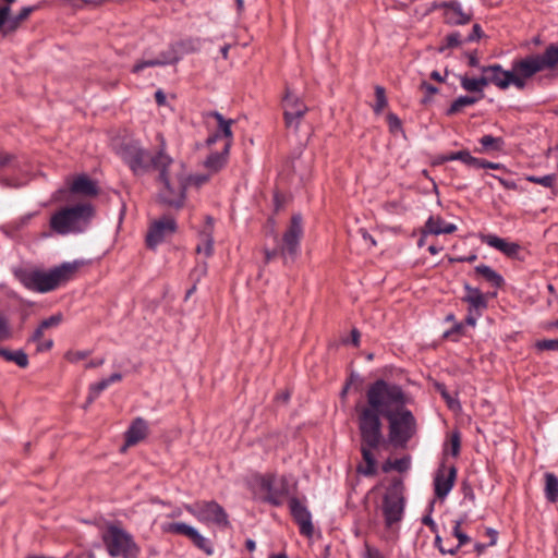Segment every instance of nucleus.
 Returning a JSON list of instances; mask_svg holds the SVG:
<instances>
[{
	"label": "nucleus",
	"instance_id": "nucleus-43",
	"mask_svg": "<svg viewBox=\"0 0 558 558\" xmlns=\"http://www.w3.org/2000/svg\"><path fill=\"white\" fill-rule=\"evenodd\" d=\"M527 181L543 185L545 187H551L556 182V174H546L543 177L530 175L527 177Z\"/></svg>",
	"mask_w": 558,
	"mask_h": 558
},
{
	"label": "nucleus",
	"instance_id": "nucleus-20",
	"mask_svg": "<svg viewBox=\"0 0 558 558\" xmlns=\"http://www.w3.org/2000/svg\"><path fill=\"white\" fill-rule=\"evenodd\" d=\"M482 243L501 252L507 257H517L520 252V245L515 242H509L506 239L499 238L496 234L487 233L481 234Z\"/></svg>",
	"mask_w": 558,
	"mask_h": 558
},
{
	"label": "nucleus",
	"instance_id": "nucleus-26",
	"mask_svg": "<svg viewBox=\"0 0 558 558\" xmlns=\"http://www.w3.org/2000/svg\"><path fill=\"white\" fill-rule=\"evenodd\" d=\"M457 230L454 223L446 222L440 216H430L425 222V232L439 235L451 234Z\"/></svg>",
	"mask_w": 558,
	"mask_h": 558
},
{
	"label": "nucleus",
	"instance_id": "nucleus-41",
	"mask_svg": "<svg viewBox=\"0 0 558 558\" xmlns=\"http://www.w3.org/2000/svg\"><path fill=\"white\" fill-rule=\"evenodd\" d=\"M12 337L9 317L0 312V342L9 340Z\"/></svg>",
	"mask_w": 558,
	"mask_h": 558
},
{
	"label": "nucleus",
	"instance_id": "nucleus-45",
	"mask_svg": "<svg viewBox=\"0 0 558 558\" xmlns=\"http://www.w3.org/2000/svg\"><path fill=\"white\" fill-rule=\"evenodd\" d=\"M387 123H388V126H389V131L391 133H397L399 131H402V122L400 120V118L393 113V112H389L387 114Z\"/></svg>",
	"mask_w": 558,
	"mask_h": 558
},
{
	"label": "nucleus",
	"instance_id": "nucleus-21",
	"mask_svg": "<svg viewBox=\"0 0 558 558\" xmlns=\"http://www.w3.org/2000/svg\"><path fill=\"white\" fill-rule=\"evenodd\" d=\"M161 144L159 149L156 151V160L153 170L159 172L158 180L161 184L172 181L169 172V167L173 163V158L166 153V143L163 137L160 135Z\"/></svg>",
	"mask_w": 558,
	"mask_h": 558
},
{
	"label": "nucleus",
	"instance_id": "nucleus-19",
	"mask_svg": "<svg viewBox=\"0 0 558 558\" xmlns=\"http://www.w3.org/2000/svg\"><path fill=\"white\" fill-rule=\"evenodd\" d=\"M457 478V469L451 465L447 470H438L434 477V492L437 498L444 499L452 489Z\"/></svg>",
	"mask_w": 558,
	"mask_h": 558
},
{
	"label": "nucleus",
	"instance_id": "nucleus-31",
	"mask_svg": "<svg viewBox=\"0 0 558 558\" xmlns=\"http://www.w3.org/2000/svg\"><path fill=\"white\" fill-rule=\"evenodd\" d=\"M478 142L481 144V148H476L475 151L480 154L501 151L505 146L502 137H495L493 135H484L478 140Z\"/></svg>",
	"mask_w": 558,
	"mask_h": 558
},
{
	"label": "nucleus",
	"instance_id": "nucleus-23",
	"mask_svg": "<svg viewBox=\"0 0 558 558\" xmlns=\"http://www.w3.org/2000/svg\"><path fill=\"white\" fill-rule=\"evenodd\" d=\"M148 435V424L143 417H136L132 421L125 432V446H134L144 440Z\"/></svg>",
	"mask_w": 558,
	"mask_h": 558
},
{
	"label": "nucleus",
	"instance_id": "nucleus-63",
	"mask_svg": "<svg viewBox=\"0 0 558 558\" xmlns=\"http://www.w3.org/2000/svg\"><path fill=\"white\" fill-rule=\"evenodd\" d=\"M465 166H469L474 169H482L483 159L473 157L470 155V157L466 159Z\"/></svg>",
	"mask_w": 558,
	"mask_h": 558
},
{
	"label": "nucleus",
	"instance_id": "nucleus-44",
	"mask_svg": "<svg viewBox=\"0 0 558 558\" xmlns=\"http://www.w3.org/2000/svg\"><path fill=\"white\" fill-rule=\"evenodd\" d=\"M108 387H109V384L106 380V378H104L100 381L92 385L90 388H89L88 401L93 402Z\"/></svg>",
	"mask_w": 558,
	"mask_h": 558
},
{
	"label": "nucleus",
	"instance_id": "nucleus-59",
	"mask_svg": "<svg viewBox=\"0 0 558 558\" xmlns=\"http://www.w3.org/2000/svg\"><path fill=\"white\" fill-rule=\"evenodd\" d=\"M477 259V255L472 253L466 256H457L449 258L450 263H474Z\"/></svg>",
	"mask_w": 558,
	"mask_h": 558
},
{
	"label": "nucleus",
	"instance_id": "nucleus-27",
	"mask_svg": "<svg viewBox=\"0 0 558 558\" xmlns=\"http://www.w3.org/2000/svg\"><path fill=\"white\" fill-rule=\"evenodd\" d=\"M230 148L231 143L226 142L221 151L211 153L204 161L205 168H207L211 172H218L219 170H221L228 161Z\"/></svg>",
	"mask_w": 558,
	"mask_h": 558
},
{
	"label": "nucleus",
	"instance_id": "nucleus-1",
	"mask_svg": "<svg viewBox=\"0 0 558 558\" xmlns=\"http://www.w3.org/2000/svg\"><path fill=\"white\" fill-rule=\"evenodd\" d=\"M367 405L359 414L372 412L378 421L380 416L388 421V438L395 448H405L417 430L416 418L407 408L410 397L402 387L377 379L366 391Z\"/></svg>",
	"mask_w": 558,
	"mask_h": 558
},
{
	"label": "nucleus",
	"instance_id": "nucleus-16",
	"mask_svg": "<svg viewBox=\"0 0 558 558\" xmlns=\"http://www.w3.org/2000/svg\"><path fill=\"white\" fill-rule=\"evenodd\" d=\"M177 229V221L171 216H163L154 221L146 234V246L150 250H155L167 236L174 234Z\"/></svg>",
	"mask_w": 558,
	"mask_h": 558
},
{
	"label": "nucleus",
	"instance_id": "nucleus-58",
	"mask_svg": "<svg viewBox=\"0 0 558 558\" xmlns=\"http://www.w3.org/2000/svg\"><path fill=\"white\" fill-rule=\"evenodd\" d=\"M494 179L498 180V182L507 190L515 191L518 190V184L513 180H507L496 174H490Z\"/></svg>",
	"mask_w": 558,
	"mask_h": 558
},
{
	"label": "nucleus",
	"instance_id": "nucleus-3",
	"mask_svg": "<svg viewBox=\"0 0 558 558\" xmlns=\"http://www.w3.org/2000/svg\"><path fill=\"white\" fill-rule=\"evenodd\" d=\"M381 421L372 412L359 414V430L361 435V453L365 465L359 464L356 472L364 476H374L377 474V462L372 450L377 449L380 445Z\"/></svg>",
	"mask_w": 558,
	"mask_h": 558
},
{
	"label": "nucleus",
	"instance_id": "nucleus-5",
	"mask_svg": "<svg viewBox=\"0 0 558 558\" xmlns=\"http://www.w3.org/2000/svg\"><path fill=\"white\" fill-rule=\"evenodd\" d=\"M94 215V207L89 203H78L63 207L50 217V229L57 234L82 232Z\"/></svg>",
	"mask_w": 558,
	"mask_h": 558
},
{
	"label": "nucleus",
	"instance_id": "nucleus-9",
	"mask_svg": "<svg viewBox=\"0 0 558 558\" xmlns=\"http://www.w3.org/2000/svg\"><path fill=\"white\" fill-rule=\"evenodd\" d=\"M523 64L524 61L521 58L512 61L510 70H504L500 64L495 63L487 65L486 71H489L490 83L499 89L505 90L509 88L510 85H513L517 89L523 90L527 86V81L531 78L529 74L522 71Z\"/></svg>",
	"mask_w": 558,
	"mask_h": 558
},
{
	"label": "nucleus",
	"instance_id": "nucleus-17",
	"mask_svg": "<svg viewBox=\"0 0 558 558\" xmlns=\"http://www.w3.org/2000/svg\"><path fill=\"white\" fill-rule=\"evenodd\" d=\"M289 509L293 521L299 525L300 533L303 536L312 537L314 534V525L312 514L307 507L303 505L299 498L291 497L289 499Z\"/></svg>",
	"mask_w": 558,
	"mask_h": 558
},
{
	"label": "nucleus",
	"instance_id": "nucleus-15",
	"mask_svg": "<svg viewBox=\"0 0 558 558\" xmlns=\"http://www.w3.org/2000/svg\"><path fill=\"white\" fill-rule=\"evenodd\" d=\"M308 108L304 101L289 88L283 97V118L287 128L299 129L301 120L307 112Z\"/></svg>",
	"mask_w": 558,
	"mask_h": 558
},
{
	"label": "nucleus",
	"instance_id": "nucleus-22",
	"mask_svg": "<svg viewBox=\"0 0 558 558\" xmlns=\"http://www.w3.org/2000/svg\"><path fill=\"white\" fill-rule=\"evenodd\" d=\"M465 295L461 298V301L469 304L471 311L484 312L488 306V301L484 293L478 288H474L468 282L463 286Z\"/></svg>",
	"mask_w": 558,
	"mask_h": 558
},
{
	"label": "nucleus",
	"instance_id": "nucleus-46",
	"mask_svg": "<svg viewBox=\"0 0 558 558\" xmlns=\"http://www.w3.org/2000/svg\"><path fill=\"white\" fill-rule=\"evenodd\" d=\"M411 466V458L410 456H405L399 459L393 460L392 468L395 471L399 473L407 472Z\"/></svg>",
	"mask_w": 558,
	"mask_h": 558
},
{
	"label": "nucleus",
	"instance_id": "nucleus-40",
	"mask_svg": "<svg viewBox=\"0 0 558 558\" xmlns=\"http://www.w3.org/2000/svg\"><path fill=\"white\" fill-rule=\"evenodd\" d=\"M375 97H376V104L373 107V109L376 114H379L388 105L387 97H386V90L383 86H380V85L375 86Z\"/></svg>",
	"mask_w": 558,
	"mask_h": 558
},
{
	"label": "nucleus",
	"instance_id": "nucleus-36",
	"mask_svg": "<svg viewBox=\"0 0 558 558\" xmlns=\"http://www.w3.org/2000/svg\"><path fill=\"white\" fill-rule=\"evenodd\" d=\"M465 36L460 32H451L441 39V45L438 47V52H444L447 49L458 48L466 44Z\"/></svg>",
	"mask_w": 558,
	"mask_h": 558
},
{
	"label": "nucleus",
	"instance_id": "nucleus-30",
	"mask_svg": "<svg viewBox=\"0 0 558 558\" xmlns=\"http://www.w3.org/2000/svg\"><path fill=\"white\" fill-rule=\"evenodd\" d=\"M476 275L483 277L494 288L499 289L505 284L504 277L494 270L490 266L481 264L474 268Z\"/></svg>",
	"mask_w": 558,
	"mask_h": 558
},
{
	"label": "nucleus",
	"instance_id": "nucleus-34",
	"mask_svg": "<svg viewBox=\"0 0 558 558\" xmlns=\"http://www.w3.org/2000/svg\"><path fill=\"white\" fill-rule=\"evenodd\" d=\"M483 97H484V95H478V96H468V95L460 96L450 105V107L446 111V114L449 116V117L450 116H454L458 112H460L464 107L475 105Z\"/></svg>",
	"mask_w": 558,
	"mask_h": 558
},
{
	"label": "nucleus",
	"instance_id": "nucleus-52",
	"mask_svg": "<svg viewBox=\"0 0 558 558\" xmlns=\"http://www.w3.org/2000/svg\"><path fill=\"white\" fill-rule=\"evenodd\" d=\"M461 448V437L459 432H454L450 438V449L453 457H458Z\"/></svg>",
	"mask_w": 558,
	"mask_h": 558
},
{
	"label": "nucleus",
	"instance_id": "nucleus-55",
	"mask_svg": "<svg viewBox=\"0 0 558 558\" xmlns=\"http://www.w3.org/2000/svg\"><path fill=\"white\" fill-rule=\"evenodd\" d=\"M482 314V311H471L468 308V315L465 316V319L463 322L464 326L468 325L471 327H475L477 318L481 317Z\"/></svg>",
	"mask_w": 558,
	"mask_h": 558
},
{
	"label": "nucleus",
	"instance_id": "nucleus-33",
	"mask_svg": "<svg viewBox=\"0 0 558 558\" xmlns=\"http://www.w3.org/2000/svg\"><path fill=\"white\" fill-rule=\"evenodd\" d=\"M545 487L544 494L547 501L555 504L558 501V477L551 473L546 472L544 474Z\"/></svg>",
	"mask_w": 558,
	"mask_h": 558
},
{
	"label": "nucleus",
	"instance_id": "nucleus-54",
	"mask_svg": "<svg viewBox=\"0 0 558 558\" xmlns=\"http://www.w3.org/2000/svg\"><path fill=\"white\" fill-rule=\"evenodd\" d=\"M483 31L480 24H474L472 27V32L465 36V40L468 43L477 41L482 38Z\"/></svg>",
	"mask_w": 558,
	"mask_h": 558
},
{
	"label": "nucleus",
	"instance_id": "nucleus-51",
	"mask_svg": "<svg viewBox=\"0 0 558 558\" xmlns=\"http://www.w3.org/2000/svg\"><path fill=\"white\" fill-rule=\"evenodd\" d=\"M420 89L424 90L426 94V96L422 99V104L428 102L429 98L438 93V88L426 81L421 82Z\"/></svg>",
	"mask_w": 558,
	"mask_h": 558
},
{
	"label": "nucleus",
	"instance_id": "nucleus-8",
	"mask_svg": "<svg viewBox=\"0 0 558 558\" xmlns=\"http://www.w3.org/2000/svg\"><path fill=\"white\" fill-rule=\"evenodd\" d=\"M117 154L135 177H143L149 173L156 160V153L153 154L140 141L135 140L123 142L119 146Z\"/></svg>",
	"mask_w": 558,
	"mask_h": 558
},
{
	"label": "nucleus",
	"instance_id": "nucleus-35",
	"mask_svg": "<svg viewBox=\"0 0 558 558\" xmlns=\"http://www.w3.org/2000/svg\"><path fill=\"white\" fill-rule=\"evenodd\" d=\"M463 522L464 519H459L454 521V525L452 527V535L458 539V545L448 548L447 551L449 555H456L462 546L471 542V537L461 530V525Z\"/></svg>",
	"mask_w": 558,
	"mask_h": 558
},
{
	"label": "nucleus",
	"instance_id": "nucleus-37",
	"mask_svg": "<svg viewBox=\"0 0 558 558\" xmlns=\"http://www.w3.org/2000/svg\"><path fill=\"white\" fill-rule=\"evenodd\" d=\"M256 482L259 488L266 493V495H272L277 492V475L275 473H266L256 476Z\"/></svg>",
	"mask_w": 558,
	"mask_h": 558
},
{
	"label": "nucleus",
	"instance_id": "nucleus-6",
	"mask_svg": "<svg viewBox=\"0 0 558 558\" xmlns=\"http://www.w3.org/2000/svg\"><path fill=\"white\" fill-rule=\"evenodd\" d=\"M203 40L199 37H189L178 40L162 51L157 58L137 60L131 69L133 74H140L146 68L163 66L178 63L185 54L201 50Z\"/></svg>",
	"mask_w": 558,
	"mask_h": 558
},
{
	"label": "nucleus",
	"instance_id": "nucleus-32",
	"mask_svg": "<svg viewBox=\"0 0 558 558\" xmlns=\"http://www.w3.org/2000/svg\"><path fill=\"white\" fill-rule=\"evenodd\" d=\"M0 356L8 362L15 363L21 368H26L29 364L28 355L22 349L11 351L7 348H0Z\"/></svg>",
	"mask_w": 558,
	"mask_h": 558
},
{
	"label": "nucleus",
	"instance_id": "nucleus-11",
	"mask_svg": "<svg viewBox=\"0 0 558 558\" xmlns=\"http://www.w3.org/2000/svg\"><path fill=\"white\" fill-rule=\"evenodd\" d=\"M185 510L205 524H214L220 529L231 527L229 515L216 500H197L185 505Z\"/></svg>",
	"mask_w": 558,
	"mask_h": 558
},
{
	"label": "nucleus",
	"instance_id": "nucleus-48",
	"mask_svg": "<svg viewBox=\"0 0 558 558\" xmlns=\"http://www.w3.org/2000/svg\"><path fill=\"white\" fill-rule=\"evenodd\" d=\"M461 86L464 90L470 93H478L476 78H471L466 75L460 77Z\"/></svg>",
	"mask_w": 558,
	"mask_h": 558
},
{
	"label": "nucleus",
	"instance_id": "nucleus-47",
	"mask_svg": "<svg viewBox=\"0 0 558 558\" xmlns=\"http://www.w3.org/2000/svg\"><path fill=\"white\" fill-rule=\"evenodd\" d=\"M486 70H487V65L481 66L482 75L480 77H476L480 95H484V87L492 84L489 81V71H486Z\"/></svg>",
	"mask_w": 558,
	"mask_h": 558
},
{
	"label": "nucleus",
	"instance_id": "nucleus-14",
	"mask_svg": "<svg viewBox=\"0 0 558 558\" xmlns=\"http://www.w3.org/2000/svg\"><path fill=\"white\" fill-rule=\"evenodd\" d=\"M186 182L183 175H177L174 180L162 184L159 191V202L168 207L180 209L186 198Z\"/></svg>",
	"mask_w": 558,
	"mask_h": 558
},
{
	"label": "nucleus",
	"instance_id": "nucleus-53",
	"mask_svg": "<svg viewBox=\"0 0 558 558\" xmlns=\"http://www.w3.org/2000/svg\"><path fill=\"white\" fill-rule=\"evenodd\" d=\"M89 355V351H69L65 354V359L71 363H77L81 360L86 359Z\"/></svg>",
	"mask_w": 558,
	"mask_h": 558
},
{
	"label": "nucleus",
	"instance_id": "nucleus-24",
	"mask_svg": "<svg viewBox=\"0 0 558 558\" xmlns=\"http://www.w3.org/2000/svg\"><path fill=\"white\" fill-rule=\"evenodd\" d=\"M70 191L73 194L84 196H96L98 194V186L95 181L86 174H81L70 185Z\"/></svg>",
	"mask_w": 558,
	"mask_h": 558
},
{
	"label": "nucleus",
	"instance_id": "nucleus-49",
	"mask_svg": "<svg viewBox=\"0 0 558 558\" xmlns=\"http://www.w3.org/2000/svg\"><path fill=\"white\" fill-rule=\"evenodd\" d=\"M62 320H63V315L61 313H57V314L51 315L50 317L41 320V323L39 325L41 326V328L48 329L51 327L59 326Z\"/></svg>",
	"mask_w": 558,
	"mask_h": 558
},
{
	"label": "nucleus",
	"instance_id": "nucleus-29",
	"mask_svg": "<svg viewBox=\"0 0 558 558\" xmlns=\"http://www.w3.org/2000/svg\"><path fill=\"white\" fill-rule=\"evenodd\" d=\"M206 118H214L217 121L218 128L216 132L220 133L221 137H225L227 141L232 144L233 141V133L231 130L232 124L234 123V120L232 119H226L220 112L218 111H209L205 114Z\"/></svg>",
	"mask_w": 558,
	"mask_h": 558
},
{
	"label": "nucleus",
	"instance_id": "nucleus-28",
	"mask_svg": "<svg viewBox=\"0 0 558 558\" xmlns=\"http://www.w3.org/2000/svg\"><path fill=\"white\" fill-rule=\"evenodd\" d=\"M206 222L208 228H206L203 232H201L202 243L197 244L196 253H204L206 257H209L214 253V236H213V226L214 219L209 216L206 217Z\"/></svg>",
	"mask_w": 558,
	"mask_h": 558
},
{
	"label": "nucleus",
	"instance_id": "nucleus-56",
	"mask_svg": "<svg viewBox=\"0 0 558 558\" xmlns=\"http://www.w3.org/2000/svg\"><path fill=\"white\" fill-rule=\"evenodd\" d=\"M363 558H385L380 550L376 547H372L367 543H365V551Z\"/></svg>",
	"mask_w": 558,
	"mask_h": 558
},
{
	"label": "nucleus",
	"instance_id": "nucleus-7",
	"mask_svg": "<svg viewBox=\"0 0 558 558\" xmlns=\"http://www.w3.org/2000/svg\"><path fill=\"white\" fill-rule=\"evenodd\" d=\"M101 541L112 558H138L141 555V547L133 535L118 524H107L101 533Z\"/></svg>",
	"mask_w": 558,
	"mask_h": 558
},
{
	"label": "nucleus",
	"instance_id": "nucleus-61",
	"mask_svg": "<svg viewBox=\"0 0 558 558\" xmlns=\"http://www.w3.org/2000/svg\"><path fill=\"white\" fill-rule=\"evenodd\" d=\"M482 169L506 170V167L502 163L493 162V161L483 159Z\"/></svg>",
	"mask_w": 558,
	"mask_h": 558
},
{
	"label": "nucleus",
	"instance_id": "nucleus-12",
	"mask_svg": "<svg viewBox=\"0 0 558 558\" xmlns=\"http://www.w3.org/2000/svg\"><path fill=\"white\" fill-rule=\"evenodd\" d=\"M16 1L17 0H0V33L3 37L15 33L21 24L38 8L36 5L24 7L17 14L11 15V7Z\"/></svg>",
	"mask_w": 558,
	"mask_h": 558
},
{
	"label": "nucleus",
	"instance_id": "nucleus-57",
	"mask_svg": "<svg viewBox=\"0 0 558 558\" xmlns=\"http://www.w3.org/2000/svg\"><path fill=\"white\" fill-rule=\"evenodd\" d=\"M470 151L468 149H462L459 151L449 153V159L459 160L463 163L466 162V159L470 157Z\"/></svg>",
	"mask_w": 558,
	"mask_h": 558
},
{
	"label": "nucleus",
	"instance_id": "nucleus-18",
	"mask_svg": "<svg viewBox=\"0 0 558 558\" xmlns=\"http://www.w3.org/2000/svg\"><path fill=\"white\" fill-rule=\"evenodd\" d=\"M440 8L444 10V22L447 25H465L472 20L471 11H464L462 4L457 0L442 2Z\"/></svg>",
	"mask_w": 558,
	"mask_h": 558
},
{
	"label": "nucleus",
	"instance_id": "nucleus-38",
	"mask_svg": "<svg viewBox=\"0 0 558 558\" xmlns=\"http://www.w3.org/2000/svg\"><path fill=\"white\" fill-rule=\"evenodd\" d=\"M169 532L174 534H180L189 537L193 541L196 535L199 533L195 527L184 523V522H174L169 525Z\"/></svg>",
	"mask_w": 558,
	"mask_h": 558
},
{
	"label": "nucleus",
	"instance_id": "nucleus-25",
	"mask_svg": "<svg viewBox=\"0 0 558 558\" xmlns=\"http://www.w3.org/2000/svg\"><path fill=\"white\" fill-rule=\"evenodd\" d=\"M289 480L286 475H281L279 478H277V492L272 495L263 496L260 500L274 507H280L282 506L283 499L289 495Z\"/></svg>",
	"mask_w": 558,
	"mask_h": 558
},
{
	"label": "nucleus",
	"instance_id": "nucleus-2",
	"mask_svg": "<svg viewBox=\"0 0 558 558\" xmlns=\"http://www.w3.org/2000/svg\"><path fill=\"white\" fill-rule=\"evenodd\" d=\"M83 262H65L48 271L22 270L17 274L20 282L28 290L47 293L72 280Z\"/></svg>",
	"mask_w": 558,
	"mask_h": 558
},
{
	"label": "nucleus",
	"instance_id": "nucleus-13",
	"mask_svg": "<svg viewBox=\"0 0 558 558\" xmlns=\"http://www.w3.org/2000/svg\"><path fill=\"white\" fill-rule=\"evenodd\" d=\"M522 59L524 61L522 71L532 78L535 74L558 65V45L550 44L543 53L527 54Z\"/></svg>",
	"mask_w": 558,
	"mask_h": 558
},
{
	"label": "nucleus",
	"instance_id": "nucleus-64",
	"mask_svg": "<svg viewBox=\"0 0 558 558\" xmlns=\"http://www.w3.org/2000/svg\"><path fill=\"white\" fill-rule=\"evenodd\" d=\"M422 523L430 529L432 532L437 533V524L430 517V514L424 515L422 519Z\"/></svg>",
	"mask_w": 558,
	"mask_h": 558
},
{
	"label": "nucleus",
	"instance_id": "nucleus-39",
	"mask_svg": "<svg viewBox=\"0 0 558 558\" xmlns=\"http://www.w3.org/2000/svg\"><path fill=\"white\" fill-rule=\"evenodd\" d=\"M466 335L464 323H454V325L446 330L442 335L445 339H449L451 341H459L461 337H464Z\"/></svg>",
	"mask_w": 558,
	"mask_h": 558
},
{
	"label": "nucleus",
	"instance_id": "nucleus-42",
	"mask_svg": "<svg viewBox=\"0 0 558 558\" xmlns=\"http://www.w3.org/2000/svg\"><path fill=\"white\" fill-rule=\"evenodd\" d=\"M192 543L206 555L210 556L214 554V548L209 539L205 538L201 533L192 541Z\"/></svg>",
	"mask_w": 558,
	"mask_h": 558
},
{
	"label": "nucleus",
	"instance_id": "nucleus-4",
	"mask_svg": "<svg viewBox=\"0 0 558 558\" xmlns=\"http://www.w3.org/2000/svg\"><path fill=\"white\" fill-rule=\"evenodd\" d=\"M303 235V217L301 214H294L278 245L274 248H264L265 263L268 264L278 256L282 258L284 265L295 262L301 253Z\"/></svg>",
	"mask_w": 558,
	"mask_h": 558
},
{
	"label": "nucleus",
	"instance_id": "nucleus-62",
	"mask_svg": "<svg viewBox=\"0 0 558 558\" xmlns=\"http://www.w3.org/2000/svg\"><path fill=\"white\" fill-rule=\"evenodd\" d=\"M53 347V340L52 339H48V340H45V341H39L37 343V352H47V351H50Z\"/></svg>",
	"mask_w": 558,
	"mask_h": 558
},
{
	"label": "nucleus",
	"instance_id": "nucleus-60",
	"mask_svg": "<svg viewBox=\"0 0 558 558\" xmlns=\"http://www.w3.org/2000/svg\"><path fill=\"white\" fill-rule=\"evenodd\" d=\"M464 56L468 59L469 66L476 68L480 65V60L476 50L465 52Z\"/></svg>",
	"mask_w": 558,
	"mask_h": 558
},
{
	"label": "nucleus",
	"instance_id": "nucleus-10",
	"mask_svg": "<svg viewBox=\"0 0 558 558\" xmlns=\"http://www.w3.org/2000/svg\"><path fill=\"white\" fill-rule=\"evenodd\" d=\"M403 482L401 478H393L386 489L383 498V515L387 527L402 520L404 513Z\"/></svg>",
	"mask_w": 558,
	"mask_h": 558
},
{
	"label": "nucleus",
	"instance_id": "nucleus-50",
	"mask_svg": "<svg viewBox=\"0 0 558 558\" xmlns=\"http://www.w3.org/2000/svg\"><path fill=\"white\" fill-rule=\"evenodd\" d=\"M538 350L558 351V339H543L535 344Z\"/></svg>",
	"mask_w": 558,
	"mask_h": 558
}]
</instances>
